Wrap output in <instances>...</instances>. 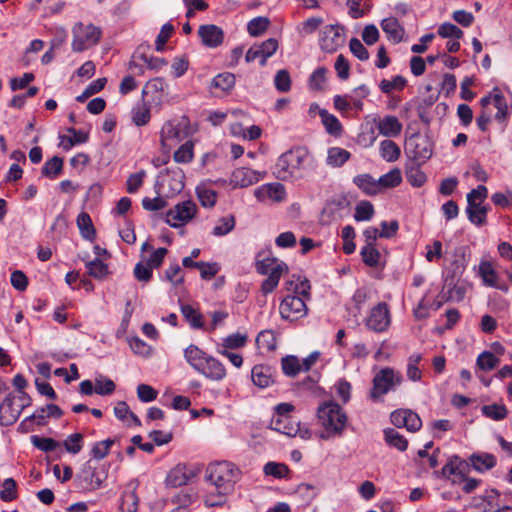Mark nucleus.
Segmentation results:
<instances>
[{"label":"nucleus","instance_id":"26","mask_svg":"<svg viewBox=\"0 0 512 512\" xmlns=\"http://www.w3.org/2000/svg\"><path fill=\"white\" fill-rule=\"evenodd\" d=\"M251 378L256 386L266 388L274 382L273 369L268 365H255L251 371Z\"/></svg>","mask_w":512,"mask_h":512},{"label":"nucleus","instance_id":"5","mask_svg":"<svg viewBox=\"0 0 512 512\" xmlns=\"http://www.w3.org/2000/svg\"><path fill=\"white\" fill-rule=\"evenodd\" d=\"M402 376L390 367L382 368L373 378V386L369 397L373 402L379 401L382 396L387 394L394 387L400 385Z\"/></svg>","mask_w":512,"mask_h":512},{"label":"nucleus","instance_id":"61","mask_svg":"<svg viewBox=\"0 0 512 512\" xmlns=\"http://www.w3.org/2000/svg\"><path fill=\"white\" fill-rule=\"evenodd\" d=\"M275 88L282 93L288 92L291 89L290 74L286 69L279 70L274 78Z\"/></svg>","mask_w":512,"mask_h":512},{"label":"nucleus","instance_id":"53","mask_svg":"<svg viewBox=\"0 0 512 512\" xmlns=\"http://www.w3.org/2000/svg\"><path fill=\"white\" fill-rule=\"evenodd\" d=\"M106 82V78H98L94 80L85 88L81 95L76 97V101L84 102L90 96L99 93L105 87Z\"/></svg>","mask_w":512,"mask_h":512},{"label":"nucleus","instance_id":"35","mask_svg":"<svg viewBox=\"0 0 512 512\" xmlns=\"http://www.w3.org/2000/svg\"><path fill=\"white\" fill-rule=\"evenodd\" d=\"M232 492L214 489L211 487L210 490L207 491L204 499V504L206 507H219L223 506L227 502V497Z\"/></svg>","mask_w":512,"mask_h":512},{"label":"nucleus","instance_id":"21","mask_svg":"<svg viewBox=\"0 0 512 512\" xmlns=\"http://www.w3.org/2000/svg\"><path fill=\"white\" fill-rule=\"evenodd\" d=\"M255 197L259 201H266L268 199L281 202L285 198L284 186L280 183L265 184L257 188L254 192Z\"/></svg>","mask_w":512,"mask_h":512},{"label":"nucleus","instance_id":"23","mask_svg":"<svg viewBox=\"0 0 512 512\" xmlns=\"http://www.w3.org/2000/svg\"><path fill=\"white\" fill-rule=\"evenodd\" d=\"M260 180V173L249 168L236 169L231 178V182L237 187H248Z\"/></svg>","mask_w":512,"mask_h":512},{"label":"nucleus","instance_id":"54","mask_svg":"<svg viewBox=\"0 0 512 512\" xmlns=\"http://www.w3.org/2000/svg\"><path fill=\"white\" fill-rule=\"evenodd\" d=\"M88 274L91 277L102 279L108 274V266L98 258L86 263Z\"/></svg>","mask_w":512,"mask_h":512},{"label":"nucleus","instance_id":"55","mask_svg":"<svg viewBox=\"0 0 512 512\" xmlns=\"http://www.w3.org/2000/svg\"><path fill=\"white\" fill-rule=\"evenodd\" d=\"M263 471L267 476H273L275 478L281 479L287 476L289 468L283 463L268 462L265 464Z\"/></svg>","mask_w":512,"mask_h":512},{"label":"nucleus","instance_id":"42","mask_svg":"<svg viewBox=\"0 0 512 512\" xmlns=\"http://www.w3.org/2000/svg\"><path fill=\"white\" fill-rule=\"evenodd\" d=\"M380 154L388 162L396 161L401 154L399 146L392 140H384L380 144Z\"/></svg>","mask_w":512,"mask_h":512},{"label":"nucleus","instance_id":"58","mask_svg":"<svg viewBox=\"0 0 512 512\" xmlns=\"http://www.w3.org/2000/svg\"><path fill=\"white\" fill-rule=\"evenodd\" d=\"M235 227V218L230 215L219 219L218 224L213 228L212 234L214 236H224L232 231Z\"/></svg>","mask_w":512,"mask_h":512},{"label":"nucleus","instance_id":"49","mask_svg":"<svg viewBox=\"0 0 512 512\" xmlns=\"http://www.w3.org/2000/svg\"><path fill=\"white\" fill-rule=\"evenodd\" d=\"M481 410L483 415L495 421L503 420L508 414V410L503 404L484 405Z\"/></svg>","mask_w":512,"mask_h":512},{"label":"nucleus","instance_id":"62","mask_svg":"<svg viewBox=\"0 0 512 512\" xmlns=\"http://www.w3.org/2000/svg\"><path fill=\"white\" fill-rule=\"evenodd\" d=\"M174 160L177 163H188L193 159V144L186 142L174 152Z\"/></svg>","mask_w":512,"mask_h":512},{"label":"nucleus","instance_id":"10","mask_svg":"<svg viewBox=\"0 0 512 512\" xmlns=\"http://www.w3.org/2000/svg\"><path fill=\"white\" fill-rule=\"evenodd\" d=\"M197 207L191 200L178 203L166 213V223L177 228L189 222L196 214Z\"/></svg>","mask_w":512,"mask_h":512},{"label":"nucleus","instance_id":"57","mask_svg":"<svg viewBox=\"0 0 512 512\" xmlns=\"http://www.w3.org/2000/svg\"><path fill=\"white\" fill-rule=\"evenodd\" d=\"M197 197L203 207L211 208L215 205L217 199V193L206 187H197Z\"/></svg>","mask_w":512,"mask_h":512},{"label":"nucleus","instance_id":"18","mask_svg":"<svg viewBox=\"0 0 512 512\" xmlns=\"http://www.w3.org/2000/svg\"><path fill=\"white\" fill-rule=\"evenodd\" d=\"M271 424L274 430L290 437L299 435L302 439H308L311 436L309 429H302L299 422L293 421L290 418H273Z\"/></svg>","mask_w":512,"mask_h":512},{"label":"nucleus","instance_id":"32","mask_svg":"<svg viewBox=\"0 0 512 512\" xmlns=\"http://www.w3.org/2000/svg\"><path fill=\"white\" fill-rule=\"evenodd\" d=\"M353 183L366 195L374 196L380 192L377 180H375L370 174H360L355 176L353 178Z\"/></svg>","mask_w":512,"mask_h":512},{"label":"nucleus","instance_id":"27","mask_svg":"<svg viewBox=\"0 0 512 512\" xmlns=\"http://www.w3.org/2000/svg\"><path fill=\"white\" fill-rule=\"evenodd\" d=\"M380 134L386 137H396L402 131V124L396 116H384L377 124Z\"/></svg>","mask_w":512,"mask_h":512},{"label":"nucleus","instance_id":"39","mask_svg":"<svg viewBox=\"0 0 512 512\" xmlns=\"http://www.w3.org/2000/svg\"><path fill=\"white\" fill-rule=\"evenodd\" d=\"M63 170V158L54 156L47 160L42 167L41 173L43 176L54 179L61 174Z\"/></svg>","mask_w":512,"mask_h":512},{"label":"nucleus","instance_id":"43","mask_svg":"<svg viewBox=\"0 0 512 512\" xmlns=\"http://www.w3.org/2000/svg\"><path fill=\"white\" fill-rule=\"evenodd\" d=\"M500 363V359L490 351H484L478 355L476 366L483 371H490L496 368Z\"/></svg>","mask_w":512,"mask_h":512},{"label":"nucleus","instance_id":"24","mask_svg":"<svg viewBox=\"0 0 512 512\" xmlns=\"http://www.w3.org/2000/svg\"><path fill=\"white\" fill-rule=\"evenodd\" d=\"M209 355L195 344L184 349V358L197 372L203 371L202 366Z\"/></svg>","mask_w":512,"mask_h":512},{"label":"nucleus","instance_id":"48","mask_svg":"<svg viewBox=\"0 0 512 512\" xmlns=\"http://www.w3.org/2000/svg\"><path fill=\"white\" fill-rule=\"evenodd\" d=\"M362 261L369 267H376L379 264L381 257L380 252L375 248V245H365L361 249Z\"/></svg>","mask_w":512,"mask_h":512},{"label":"nucleus","instance_id":"1","mask_svg":"<svg viewBox=\"0 0 512 512\" xmlns=\"http://www.w3.org/2000/svg\"><path fill=\"white\" fill-rule=\"evenodd\" d=\"M240 475L239 468L229 461L210 463L205 470V480L212 488L232 493Z\"/></svg>","mask_w":512,"mask_h":512},{"label":"nucleus","instance_id":"3","mask_svg":"<svg viewBox=\"0 0 512 512\" xmlns=\"http://www.w3.org/2000/svg\"><path fill=\"white\" fill-rule=\"evenodd\" d=\"M317 417L324 428L320 434L322 439L340 436L347 423V415L345 411L335 402H325L317 409Z\"/></svg>","mask_w":512,"mask_h":512},{"label":"nucleus","instance_id":"33","mask_svg":"<svg viewBox=\"0 0 512 512\" xmlns=\"http://www.w3.org/2000/svg\"><path fill=\"white\" fill-rule=\"evenodd\" d=\"M181 313L193 329H202L204 326L203 315L199 310L189 304L181 306Z\"/></svg>","mask_w":512,"mask_h":512},{"label":"nucleus","instance_id":"31","mask_svg":"<svg viewBox=\"0 0 512 512\" xmlns=\"http://www.w3.org/2000/svg\"><path fill=\"white\" fill-rule=\"evenodd\" d=\"M190 476L186 472V466L178 464L171 469L166 476L165 482L168 487H180L186 485Z\"/></svg>","mask_w":512,"mask_h":512},{"label":"nucleus","instance_id":"50","mask_svg":"<svg viewBox=\"0 0 512 512\" xmlns=\"http://www.w3.org/2000/svg\"><path fill=\"white\" fill-rule=\"evenodd\" d=\"M235 75L229 72L220 73L213 78L212 86L222 91H229L235 85Z\"/></svg>","mask_w":512,"mask_h":512},{"label":"nucleus","instance_id":"40","mask_svg":"<svg viewBox=\"0 0 512 512\" xmlns=\"http://www.w3.org/2000/svg\"><path fill=\"white\" fill-rule=\"evenodd\" d=\"M406 178L414 187H421L427 180L425 173L420 169V165L415 162L406 167Z\"/></svg>","mask_w":512,"mask_h":512},{"label":"nucleus","instance_id":"20","mask_svg":"<svg viewBox=\"0 0 512 512\" xmlns=\"http://www.w3.org/2000/svg\"><path fill=\"white\" fill-rule=\"evenodd\" d=\"M388 226V222L383 221L381 223V231L379 232L375 227H368L364 230L363 235L365 237L366 245H375V241L378 237L381 238H390L394 236L399 228L398 222L396 220H392L389 224V231H386V227Z\"/></svg>","mask_w":512,"mask_h":512},{"label":"nucleus","instance_id":"11","mask_svg":"<svg viewBox=\"0 0 512 512\" xmlns=\"http://www.w3.org/2000/svg\"><path fill=\"white\" fill-rule=\"evenodd\" d=\"M471 468L470 461L463 460L458 455H452L441 469V475L446 479H450L451 476H454V478L451 479L452 483L459 484L462 480H465Z\"/></svg>","mask_w":512,"mask_h":512},{"label":"nucleus","instance_id":"16","mask_svg":"<svg viewBox=\"0 0 512 512\" xmlns=\"http://www.w3.org/2000/svg\"><path fill=\"white\" fill-rule=\"evenodd\" d=\"M391 423L398 427H405L408 431L416 432L422 426L419 415L409 409H399L391 413Z\"/></svg>","mask_w":512,"mask_h":512},{"label":"nucleus","instance_id":"59","mask_svg":"<svg viewBox=\"0 0 512 512\" xmlns=\"http://www.w3.org/2000/svg\"><path fill=\"white\" fill-rule=\"evenodd\" d=\"M31 442L36 448L46 453L55 450L59 446V443L53 438L40 437L37 435L31 436Z\"/></svg>","mask_w":512,"mask_h":512},{"label":"nucleus","instance_id":"52","mask_svg":"<svg viewBox=\"0 0 512 512\" xmlns=\"http://www.w3.org/2000/svg\"><path fill=\"white\" fill-rule=\"evenodd\" d=\"M369 93H370V90L365 84H362V85L356 87L353 90V94L348 95L349 99L351 100L353 109H355L357 111H362L363 110V99H365L369 95Z\"/></svg>","mask_w":512,"mask_h":512},{"label":"nucleus","instance_id":"13","mask_svg":"<svg viewBox=\"0 0 512 512\" xmlns=\"http://www.w3.org/2000/svg\"><path fill=\"white\" fill-rule=\"evenodd\" d=\"M390 323V312L388 305L385 302H380L374 306L365 321L367 328L374 332H383L387 330Z\"/></svg>","mask_w":512,"mask_h":512},{"label":"nucleus","instance_id":"2","mask_svg":"<svg viewBox=\"0 0 512 512\" xmlns=\"http://www.w3.org/2000/svg\"><path fill=\"white\" fill-rule=\"evenodd\" d=\"M308 156V152L301 147L286 151L278 158L273 169V174L277 179L282 181L302 178V170Z\"/></svg>","mask_w":512,"mask_h":512},{"label":"nucleus","instance_id":"45","mask_svg":"<svg viewBox=\"0 0 512 512\" xmlns=\"http://www.w3.org/2000/svg\"><path fill=\"white\" fill-rule=\"evenodd\" d=\"M479 274L487 286L497 287V273L490 262L482 261L480 263Z\"/></svg>","mask_w":512,"mask_h":512},{"label":"nucleus","instance_id":"30","mask_svg":"<svg viewBox=\"0 0 512 512\" xmlns=\"http://www.w3.org/2000/svg\"><path fill=\"white\" fill-rule=\"evenodd\" d=\"M482 203L467 202L466 214L471 223L480 227L486 223L488 208Z\"/></svg>","mask_w":512,"mask_h":512},{"label":"nucleus","instance_id":"41","mask_svg":"<svg viewBox=\"0 0 512 512\" xmlns=\"http://www.w3.org/2000/svg\"><path fill=\"white\" fill-rule=\"evenodd\" d=\"M319 115L328 133L332 135H338L341 133L342 125L334 115L330 114L325 109H321L319 111Z\"/></svg>","mask_w":512,"mask_h":512},{"label":"nucleus","instance_id":"36","mask_svg":"<svg viewBox=\"0 0 512 512\" xmlns=\"http://www.w3.org/2000/svg\"><path fill=\"white\" fill-rule=\"evenodd\" d=\"M384 439L389 446L394 447L399 451H405L408 447L407 439L393 428H387L384 430Z\"/></svg>","mask_w":512,"mask_h":512},{"label":"nucleus","instance_id":"34","mask_svg":"<svg viewBox=\"0 0 512 512\" xmlns=\"http://www.w3.org/2000/svg\"><path fill=\"white\" fill-rule=\"evenodd\" d=\"M77 225L83 238L93 241L96 231L89 214L82 212L77 217Z\"/></svg>","mask_w":512,"mask_h":512},{"label":"nucleus","instance_id":"7","mask_svg":"<svg viewBox=\"0 0 512 512\" xmlns=\"http://www.w3.org/2000/svg\"><path fill=\"white\" fill-rule=\"evenodd\" d=\"M405 153L413 162L422 165L432 156V145L428 138L413 135L405 143Z\"/></svg>","mask_w":512,"mask_h":512},{"label":"nucleus","instance_id":"28","mask_svg":"<svg viewBox=\"0 0 512 512\" xmlns=\"http://www.w3.org/2000/svg\"><path fill=\"white\" fill-rule=\"evenodd\" d=\"M468 460L471 466L477 472H484L490 470L496 465V457L490 453H473L469 456Z\"/></svg>","mask_w":512,"mask_h":512},{"label":"nucleus","instance_id":"38","mask_svg":"<svg viewBox=\"0 0 512 512\" xmlns=\"http://www.w3.org/2000/svg\"><path fill=\"white\" fill-rule=\"evenodd\" d=\"M350 156L349 151L340 147H332L328 150L327 164L332 167H341L349 160Z\"/></svg>","mask_w":512,"mask_h":512},{"label":"nucleus","instance_id":"51","mask_svg":"<svg viewBox=\"0 0 512 512\" xmlns=\"http://www.w3.org/2000/svg\"><path fill=\"white\" fill-rule=\"evenodd\" d=\"M406 84V79L397 75L392 80L383 79L379 84V88L384 94H389L393 90H403Z\"/></svg>","mask_w":512,"mask_h":512},{"label":"nucleus","instance_id":"60","mask_svg":"<svg viewBox=\"0 0 512 512\" xmlns=\"http://www.w3.org/2000/svg\"><path fill=\"white\" fill-rule=\"evenodd\" d=\"M247 342V335L246 334H240V333H234L226 338L223 339V349L222 350H228V349H238L243 346H245Z\"/></svg>","mask_w":512,"mask_h":512},{"label":"nucleus","instance_id":"44","mask_svg":"<svg viewBox=\"0 0 512 512\" xmlns=\"http://www.w3.org/2000/svg\"><path fill=\"white\" fill-rule=\"evenodd\" d=\"M281 367L283 373L289 377H295L302 371L300 360L294 355H287L283 357L281 360Z\"/></svg>","mask_w":512,"mask_h":512},{"label":"nucleus","instance_id":"19","mask_svg":"<svg viewBox=\"0 0 512 512\" xmlns=\"http://www.w3.org/2000/svg\"><path fill=\"white\" fill-rule=\"evenodd\" d=\"M198 36L204 46L217 48L224 41V31L215 24H205L198 28Z\"/></svg>","mask_w":512,"mask_h":512},{"label":"nucleus","instance_id":"9","mask_svg":"<svg viewBox=\"0 0 512 512\" xmlns=\"http://www.w3.org/2000/svg\"><path fill=\"white\" fill-rule=\"evenodd\" d=\"M279 311L282 319L296 321L307 315L308 308L302 297L288 295L281 301Z\"/></svg>","mask_w":512,"mask_h":512},{"label":"nucleus","instance_id":"37","mask_svg":"<svg viewBox=\"0 0 512 512\" xmlns=\"http://www.w3.org/2000/svg\"><path fill=\"white\" fill-rule=\"evenodd\" d=\"M402 182L401 171L398 168L390 170L388 173L382 175L378 180L377 184L379 191L387 188H394Z\"/></svg>","mask_w":512,"mask_h":512},{"label":"nucleus","instance_id":"8","mask_svg":"<svg viewBox=\"0 0 512 512\" xmlns=\"http://www.w3.org/2000/svg\"><path fill=\"white\" fill-rule=\"evenodd\" d=\"M189 135V120L186 116L166 122L161 130V143L170 146V142L178 143Z\"/></svg>","mask_w":512,"mask_h":512},{"label":"nucleus","instance_id":"17","mask_svg":"<svg viewBox=\"0 0 512 512\" xmlns=\"http://www.w3.org/2000/svg\"><path fill=\"white\" fill-rule=\"evenodd\" d=\"M16 395L9 393L0 403V425L11 426L17 422L22 411L15 406Z\"/></svg>","mask_w":512,"mask_h":512},{"label":"nucleus","instance_id":"6","mask_svg":"<svg viewBox=\"0 0 512 512\" xmlns=\"http://www.w3.org/2000/svg\"><path fill=\"white\" fill-rule=\"evenodd\" d=\"M101 30L92 25L78 23L73 28L72 49L75 52H82L95 45L100 40Z\"/></svg>","mask_w":512,"mask_h":512},{"label":"nucleus","instance_id":"12","mask_svg":"<svg viewBox=\"0 0 512 512\" xmlns=\"http://www.w3.org/2000/svg\"><path fill=\"white\" fill-rule=\"evenodd\" d=\"M344 29L340 25H326L320 35V47L328 53L335 52L344 44Z\"/></svg>","mask_w":512,"mask_h":512},{"label":"nucleus","instance_id":"29","mask_svg":"<svg viewBox=\"0 0 512 512\" xmlns=\"http://www.w3.org/2000/svg\"><path fill=\"white\" fill-rule=\"evenodd\" d=\"M138 483L130 482L127 485V488H131L130 490H126L121 497V505L120 509L126 512H137L139 506V497L136 494Z\"/></svg>","mask_w":512,"mask_h":512},{"label":"nucleus","instance_id":"64","mask_svg":"<svg viewBox=\"0 0 512 512\" xmlns=\"http://www.w3.org/2000/svg\"><path fill=\"white\" fill-rule=\"evenodd\" d=\"M437 32L438 35L442 38L453 37L455 39H460L463 37V31L459 27L450 22H445L441 24Z\"/></svg>","mask_w":512,"mask_h":512},{"label":"nucleus","instance_id":"4","mask_svg":"<svg viewBox=\"0 0 512 512\" xmlns=\"http://www.w3.org/2000/svg\"><path fill=\"white\" fill-rule=\"evenodd\" d=\"M256 270L259 274L268 276L261 285V291L268 294L277 287L283 272H287L288 267L276 258L267 257L256 262Z\"/></svg>","mask_w":512,"mask_h":512},{"label":"nucleus","instance_id":"14","mask_svg":"<svg viewBox=\"0 0 512 512\" xmlns=\"http://www.w3.org/2000/svg\"><path fill=\"white\" fill-rule=\"evenodd\" d=\"M277 49L278 41L275 38H269L262 43L251 46L246 52L245 61L250 63L259 59L260 65L265 66L267 59L271 57Z\"/></svg>","mask_w":512,"mask_h":512},{"label":"nucleus","instance_id":"22","mask_svg":"<svg viewBox=\"0 0 512 512\" xmlns=\"http://www.w3.org/2000/svg\"><path fill=\"white\" fill-rule=\"evenodd\" d=\"M202 369L203 371H199L198 373L214 381H220L226 376V369L224 365L210 355L205 360Z\"/></svg>","mask_w":512,"mask_h":512},{"label":"nucleus","instance_id":"56","mask_svg":"<svg viewBox=\"0 0 512 512\" xmlns=\"http://www.w3.org/2000/svg\"><path fill=\"white\" fill-rule=\"evenodd\" d=\"M374 215V207L369 201H361L356 205L354 218L356 221H368Z\"/></svg>","mask_w":512,"mask_h":512},{"label":"nucleus","instance_id":"47","mask_svg":"<svg viewBox=\"0 0 512 512\" xmlns=\"http://www.w3.org/2000/svg\"><path fill=\"white\" fill-rule=\"evenodd\" d=\"M132 120L137 126H144L150 120V107L145 104H138L132 109Z\"/></svg>","mask_w":512,"mask_h":512},{"label":"nucleus","instance_id":"63","mask_svg":"<svg viewBox=\"0 0 512 512\" xmlns=\"http://www.w3.org/2000/svg\"><path fill=\"white\" fill-rule=\"evenodd\" d=\"M114 444V440L108 438L106 440L97 442L91 449V454L93 458L97 460H101L105 458L110 451L111 446Z\"/></svg>","mask_w":512,"mask_h":512},{"label":"nucleus","instance_id":"25","mask_svg":"<svg viewBox=\"0 0 512 512\" xmlns=\"http://www.w3.org/2000/svg\"><path fill=\"white\" fill-rule=\"evenodd\" d=\"M382 30L394 43H400L405 35V29L394 17L385 18L380 23Z\"/></svg>","mask_w":512,"mask_h":512},{"label":"nucleus","instance_id":"46","mask_svg":"<svg viewBox=\"0 0 512 512\" xmlns=\"http://www.w3.org/2000/svg\"><path fill=\"white\" fill-rule=\"evenodd\" d=\"M269 25L270 20L267 17L260 16L248 22L247 30L251 36L257 37L262 35L268 29Z\"/></svg>","mask_w":512,"mask_h":512},{"label":"nucleus","instance_id":"15","mask_svg":"<svg viewBox=\"0 0 512 512\" xmlns=\"http://www.w3.org/2000/svg\"><path fill=\"white\" fill-rule=\"evenodd\" d=\"M105 478L106 476H101L95 467L87 464L76 475L75 482L77 487L84 491H95L102 486Z\"/></svg>","mask_w":512,"mask_h":512}]
</instances>
